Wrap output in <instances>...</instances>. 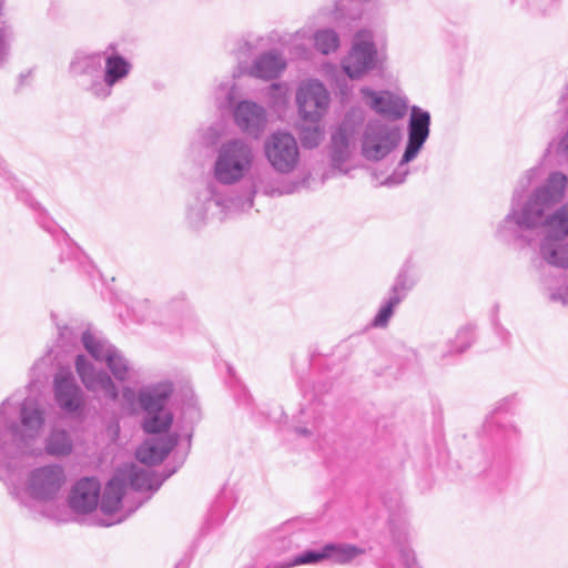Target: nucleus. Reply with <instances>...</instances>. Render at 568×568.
Segmentation results:
<instances>
[{"instance_id":"obj_7","label":"nucleus","mask_w":568,"mask_h":568,"mask_svg":"<svg viewBox=\"0 0 568 568\" xmlns=\"http://www.w3.org/2000/svg\"><path fill=\"white\" fill-rule=\"evenodd\" d=\"M398 140L397 125L372 124L365 135L363 152L367 159L379 160L392 151Z\"/></svg>"},{"instance_id":"obj_16","label":"nucleus","mask_w":568,"mask_h":568,"mask_svg":"<svg viewBox=\"0 0 568 568\" xmlns=\"http://www.w3.org/2000/svg\"><path fill=\"white\" fill-rule=\"evenodd\" d=\"M124 480L119 476L113 477L105 486L101 500V509L105 514L120 510L124 494Z\"/></svg>"},{"instance_id":"obj_10","label":"nucleus","mask_w":568,"mask_h":568,"mask_svg":"<svg viewBox=\"0 0 568 568\" xmlns=\"http://www.w3.org/2000/svg\"><path fill=\"white\" fill-rule=\"evenodd\" d=\"M430 116L428 112L414 108L409 121V138L405 153L403 155L404 162H409L416 156L423 143L429 133Z\"/></svg>"},{"instance_id":"obj_19","label":"nucleus","mask_w":568,"mask_h":568,"mask_svg":"<svg viewBox=\"0 0 568 568\" xmlns=\"http://www.w3.org/2000/svg\"><path fill=\"white\" fill-rule=\"evenodd\" d=\"M544 258L555 266L568 267V246L548 237L541 247Z\"/></svg>"},{"instance_id":"obj_1","label":"nucleus","mask_w":568,"mask_h":568,"mask_svg":"<svg viewBox=\"0 0 568 568\" xmlns=\"http://www.w3.org/2000/svg\"><path fill=\"white\" fill-rule=\"evenodd\" d=\"M567 178L561 173L549 176L547 184L538 190L528 201L523 211L521 222L527 226H536L541 222L544 212L564 196Z\"/></svg>"},{"instance_id":"obj_13","label":"nucleus","mask_w":568,"mask_h":568,"mask_svg":"<svg viewBox=\"0 0 568 568\" xmlns=\"http://www.w3.org/2000/svg\"><path fill=\"white\" fill-rule=\"evenodd\" d=\"M55 396L61 407L68 412L77 410L82 403L80 390L74 385L70 374L61 373L57 377Z\"/></svg>"},{"instance_id":"obj_11","label":"nucleus","mask_w":568,"mask_h":568,"mask_svg":"<svg viewBox=\"0 0 568 568\" xmlns=\"http://www.w3.org/2000/svg\"><path fill=\"white\" fill-rule=\"evenodd\" d=\"M174 445L175 440L169 436L149 439L138 447L135 457L144 465H158L164 460Z\"/></svg>"},{"instance_id":"obj_22","label":"nucleus","mask_w":568,"mask_h":568,"mask_svg":"<svg viewBox=\"0 0 568 568\" xmlns=\"http://www.w3.org/2000/svg\"><path fill=\"white\" fill-rule=\"evenodd\" d=\"M314 45L323 54L334 52L339 47V38L333 30H322L314 36Z\"/></svg>"},{"instance_id":"obj_30","label":"nucleus","mask_w":568,"mask_h":568,"mask_svg":"<svg viewBox=\"0 0 568 568\" xmlns=\"http://www.w3.org/2000/svg\"><path fill=\"white\" fill-rule=\"evenodd\" d=\"M301 139L303 145L314 148L322 140V133L317 128L307 129L303 131Z\"/></svg>"},{"instance_id":"obj_24","label":"nucleus","mask_w":568,"mask_h":568,"mask_svg":"<svg viewBox=\"0 0 568 568\" xmlns=\"http://www.w3.org/2000/svg\"><path fill=\"white\" fill-rule=\"evenodd\" d=\"M21 418H22V424L26 427V429L29 432L28 435H30V436L33 434V432H37L38 429H40L42 426V423H43L41 413L39 412L38 408H36L33 406L23 405L22 412H21Z\"/></svg>"},{"instance_id":"obj_9","label":"nucleus","mask_w":568,"mask_h":568,"mask_svg":"<svg viewBox=\"0 0 568 568\" xmlns=\"http://www.w3.org/2000/svg\"><path fill=\"white\" fill-rule=\"evenodd\" d=\"M362 93L369 99V105L381 115L396 121L405 116L407 105L397 95L390 92L376 93L369 89H363Z\"/></svg>"},{"instance_id":"obj_25","label":"nucleus","mask_w":568,"mask_h":568,"mask_svg":"<svg viewBox=\"0 0 568 568\" xmlns=\"http://www.w3.org/2000/svg\"><path fill=\"white\" fill-rule=\"evenodd\" d=\"M120 477L123 478V480L129 478L131 485L136 489H146L150 487L149 475L143 470H138L134 465H130L122 470Z\"/></svg>"},{"instance_id":"obj_5","label":"nucleus","mask_w":568,"mask_h":568,"mask_svg":"<svg viewBox=\"0 0 568 568\" xmlns=\"http://www.w3.org/2000/svg\"><path fill=\"white\" fill-rule=\"evenodd\" d=\"M265 154L271 165L281 173L293 171L300 160L298 145L288 133H274L265 143Z\"/></svg>"},{"instance_id":"obj_4","label":"nucleus","mask_w":568,"mask_h":568,"mask_svg":"<svg viewBox=\"0 0 568 568\" xmlns=\"http://www.w3.org/2000/svg\"><path fill=\"white\" fill-rule=\"evenodd\" d=\"M250 149L239 142L226 144L215 164V175L223 183H233L242 178L251 164Z\"/></svg>"},{"instance_id":"obj_3","label":"nucleus","mask_w":568,"mask_h":568,"mask_svg":"<svg viewBox=\"0 0 568 568\" xmlns=\"http://www.w3.org/2000/svg\"><path fill=\"white\" fill-rule=\"evenodd\" d=\"M377 51L367 31L355 34L352 49L343 60V69L351 79H357L373 69L376 62Z\"/></svg>"},{"instance_id":"obj_23","label":"nucleus","mask_w":568,"mask_h":568,"mask_svg":"<svg viewBox=\"0 0 568 568\" xmlns=\"http://www.w3.org/2000/svg\"><path fill=\"white\" fill-rule=\"evenodd\" d=\"M72 450V444L64 432H53L47 444L50 455L64 456Z\"/></svg>"},{"instance_id":"obj_12","label":"nucleus","mask_w":568,"mask_h":568,"mask_svg":"<svg viewBox=\"0 0 568 568\" xmlns=\"http://www.w3.org/2000/svg\"><path fill=\"white\" fill-rule=\"evenodd\" d=\"M77 371L89 390H103L106 396L111 398L116 397V392L110 377L105 374H93L91 365L83 356L77 358Z\"/></svg>"},{"instance_id":"obj_15","label":"nucleus","mask_w":568,"mask_h":568,"mask_svg":"<svg viewBox=\"0 0 568 568\" xmlns=\"http://www.w3.org/2000/svg\"><path fill=\"white\" fill-rule=\"evenodd\" d=\"M63 481V469L59 466L42 467L32 475V485L43 491H54L61 487Z\"/></svg>"},{"instance_id":"obj_20","label":"nucleus","mask_w":568,"mask_h":568,"mask_svg":"<svg viewBox=\"0 0 568 568\" xmlns=\"http://www.w3.org/2000/svg\"><path fill=\"white\" fill-rule=\"evenodd\" d=\"M129 68V63L120 55L108 58L105 62V82L113 85L119 79L128 74Z\"/></svg>"},{"instance_id":"obj_26","label":"nucleus","mask_w":568,"mask_h":568,"mask_svg":"<svg viewBox=\"0 0 568 568\" xmlns=\"http://www.w3.org/2000/svg\"><path fill=\"white\" fill-rule=\"evenodd\" d=\"M399 303V298L396 296V297H393L390 298V301L388 302L387 305H385L384 307H382L378 312V314L376 315V317L374 318L373 321V325L375 327H384L387 325L388 323V320L390 318V316L393 315V310L394 307Z\"/></svg>"},{"instance_id":"obj_8","label":"nucleus","mask_w":568,"mask_h":568,"mask_svg":"<svg viewBox=\"0 0 568 568\" xmlns=\"http://www.w3.org/2000/svg\"><path fill=\"white\" fill-rule=\"evenodd\" d=\"M100 483L94 478H82L73 486L69 495V505L78 514L93 511L99 504Z\"/></svg>"},{"instance_id":"obj_27","label":"nucleus","mask_w":568,"mask_h":568,"mask_svg":"<svg viewBox=\"0 0 568 568\" xmlns=\"http://www.w3.org/2000/svg\"><path fill=\"white\" fill-rule=\"evenodd\" d=\"M105 359L113 375L116 378L123 379L126 374V365L124 364L122 358L113 352H108V354L105 355Z\"/></svg>"},{"instance_id":"obj_17","label":"nucleus","mask_w":568,"mask_h":568,"mask_svg":"<svg viewBox=\"0 0 568 568\" xmlns=\"http://www.w3.org/2000/svg\"><path fill=\"white\" fill-rule=\"evenodd\" d=\"M539 224L548 227L549 237L562 239L568 236V204L561 206L552 215L544 220Z\"/></svg>"},{"instance_id":"obj_31","label":"nucleus","mask_w":568,"mask_h":568,"mask_svg":"<svg viewBox=\"0 0 568 568\" xmlns=\"http://www.w3.org/2000/svg\"><path fill=\"white\" fill-rule=\"evenodd\" d=\"M562 143H565V144H566V146H568V144H567V143H568V138L564 139V142H562Z\"/></svg>"},{"instance_id":"obj_18","label":"nucleus","mask_w":568,"mask_h":568,"mask_svg":"<svg viewBox=\"0 0 568 568\" xmlns=\"http://www.w3.org/2000/svg\"><path fill=\"white\" fill-rule=\"evenodd\" d=\"M285 68V62L275 54L261 57L254 67V73L258 78L271 79L277 77Z\"/></svg>"},{"instance_id":"obj_29","label":"nucleus","mask_w":568,"mask_h":568,"mask_svg":"<svg viewBox=\"0 0 568 568\" xmlns=\"http://www.w3.org/2000/svg\"><path fill=\"white\" fill-rule=\"evenodd\" d=\"M84 347L88 352L97 359H101L103 356L102 345L94 338L90 333H84L82 337Z\"/></svg>"},{"instance_id":"obj_2","label":"nucleus","mask_w":568,"mask_h":568,"mask_svg":"<svg viewBox=\"0 0 568 568\" xmlns=\"http://www.w3.org/2000/svg\"><path fill=\"white\" fill-rule=\"evenodd\" d=\"M171 393L172 387L170 384H160L152 389L141 393L140 403L148 414L143 422V429L146 433H162L170 427L172 415L164 409V404Z\"/></svg>"},{"instance_id":"obj_21","label":"nucleus","mask_w":568,"mask_h":568,"mask_svg":"<svg viewBox=\"0 0 568 568\" xmlns=\"http://www.w3.org/2000/svg\"><path fill=\"white\" fill-rule=\"evenodd\" d=\"M328 558L337 564L349 562L355 557L362 555L364 551L353 545H326Z\"/></svg>"},{"instance_id":"obj_28","label":"nucleus","mask_w":568,"mask_h":568,"mask_svg":"<svg viewBox=\"0 0 568 568\" xmlns=\"http://www.w3.org/2000/svg\"><path fill=\"white\" fill-rule=\"evenodd\" d=\"M324 559H328L326 546L321 551H308L302 556L296 557L294 560V565L313 564L322 561Z\"/></svg>"},{"instance_id":"obj_14","label":"nucleus","mask_w":568,"mask_h":568,"mask_svg":"<svg viewBox=\"0 0 568 568\" xmlns=\"http://www.w3.org/2000/svg\"><path fill=\"white\" fill-rule=\"evenodd\" d=\"M235 121L245 131L257 132L265 122L263 110L251 102H242L235 109Z\"/></svg>"},{"instance_id":"obj_6","label":"nucleus","mask_w":568,"mask_h":568,"mask_svg":"<svg viewBox=\"0 0 568 568\" xmlns=\"http://www.w3.org/2000/svg\"><path fill=\"white\" fill-rule=\"evenodd\" d=\"M298 111L305 121L316 122L326 112L329 98L322 83L311 81L303 84L296 94Z\"/></svg>"}]
</instances>
